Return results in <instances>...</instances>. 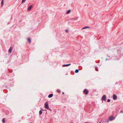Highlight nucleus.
Instances as JSON below:
<instances>
[{"mask_svg":"<svg viewBox=\"0 0 123 123\" xmlns=\"http://www.w3.org/2000/svg\"><path fill=\"white\" fill-rule=\"evenodd\" d=\"M89 92V91L86 88H85L83 91V93L86 95Z\"/></svg>","mask_w":123,"mask_h":123,"instance_id":"obj_1","label":"nucleus"},{"mask_svg":"<svg viewBox=\"0 0 123 123\" xmlns=\"http://www.w3.org/2000/svg\"><path fill=\"white\" fill-rule=\"evenodd\" d=\"M44 105L45 108L46 109H49V106L48 102H47L45 103Z\"/></svg>","mask_w":123,"mask_h":123,"instance_id":"obj_2","label":"nucleus"},{"mask_svg":"<svg viewBox=\"0 0 123 123\" xmlns=\"http://www.w3.org/2000/svg\"><path fill=\"white\" fill-rule=\"evenodd\" d=\"M102 99L103 100L105 101L106 99V95H105L103 96L102 97Z\"/></svg>","mask_w":123,"mask_h":123,"instance_id":"obj_3","label":"nucleus"},{"mask_svg":"<svg viewBox=\"0 0 123 123\" xmlns=\"http://www.w3.org/2000/svg\"><path fill=\"white\" fill-rule=\"evenodd\" d=\"M117 98V95L115 94H114L113 96V98L114 100H116Z\"/></svg>","mask_w":123,"mask_h":123,"instance_id":"obj_4","label":"nucleus"},{"mask_svg":"<svg viewBox=\"0 0 123 123\" xmlns=\"http://www.w3.org/2000/svg\"><path fill=\"white\" fill-rule=\"evenodd\" d=\"M115 119V117L113 116H111L109 118V120L110 121H112L114 119Z\"/></svg>","mask_w":123,"mask_h":123,"instance_id":"obj_5","label":"nucleus"},{"mask_svg":"<svg viewBox=\"0 0 123 123\" xmlns=\"http://www.w3.org/2000/svg\"><path fill=\"white\" fill-rule=\"evenodd\" d=\"M12 47H11L8 50V52L10 53H11L12 52Z\"/></svg>","mask_w":123,"mask_h":123,"instance_id":"obj_6","label":"nucleus"},{"mask_svg":"<svg viewBox=\"0 0 123 123\" xmlns=\"http://www.w3.org/2000/svg\"><path fill=\"white\" fill-rule=\"evenodd\" d=\"M32 5H30V6H29V7L28 8V9H27V10L28 11H29L31 10V8H32Z\"/></svg>","mask_w":123,"mask_h":123,"instance_id":"obj_7","label":"nucleus"},{"mask_svg":"<svg viewBox=\"0 0 123 123\" xmlns=\"http://www.w3.org/2000/svg\"><path fill=\"white\" fill-rule=\"evenodd\" d=\"M71 64H64L62 65L63 67H67L69 66Z\"/></svg>","mask_w":123,"mask_h":123,"instance_id":"obj_8","label":"nucleus"},{"mask_svg":"<svg viewBox=\"0 0 123 123\" xmlns=\"http://www.w3.org/2000/svg\"><path fill=\"white\" fill-rule=\"evenodd\" d=\"M53 96V94H50L49 95L48 97L49 98H51Z\"/></svg>","mask_w":123,"mask_h":123,"instance_id":"obj_9","label":"nucleus"},{"mask_svg":"<svg viewBox=\"0 0 123 123\" xmlns=\"http://www.w3.org/2000/svg\"><path fill=\"white\" fill-rule=\"evenodd\" d=\"M27 40L29 42V43H31V39H30V38H27Z\"/></svg>","mask_w":123,"mask_h":123,"instance_id":"obj_10","label":"nucleus"},{"mask_svg":"<svg viewBox=\"0 0 123 123\" xmlns=\"http://www.w3.org/2000/svg\"><path fill=\"white\" fill-rule=\"evenodd\" d=\"M71 10H68V11H67L66 12V14H68L70 12H71Z\"/></svg>","mask_w":123,"mask_h":123,"instance_id":"obj_11","label":"nucleus"},{"mask_svg":"<svg viewBox=\"0 0 123 123\" xmlns=\"http://www.w3.org/2000/svg\"><path fill=\"white\" fill-rule=\"evenodd\" d=\"M90 27H89L88 26H86L85 27H83V28H82V29H86L87 28H89Z\"/></svg>","mask_w":123,"mask_h":123,"instance_id":"obj_12","label":"nucleus"},{"mask_svg":"<svg viewBox=\"0 0 123 123\" xmlns=\"http://www.w3.org/2000/svg\"><path fill=\"white\" fill-rule=\"evenodd\" d=\"M4 1L2 0L1 3V6L2 7L4 5Z\"/></svg>","mask_w":123,"mask_h":123,"instance_id":"obj_13","label":"nucleus"},{"mask_svg":"<svg viewBox=\"0 0 123 123\" xmlns=\"http://www.w3.org/2000/svg\"><path fill=\"white\" fill-rule=\"evenodd\" d=\"M5 118H4L2 119V122L3 123H5Z\"/></svg>","mask_w":123,"mask_h":123,"instance_id":"obj_14","label":"nucleus"},{"mask_svg":"<svg viewBox=\"0 0 123 123\" xmlns=\"http://www.w3.org/2000/svg\"><path fill=\"white\" fill-rule=\"evenodd\" d=\"M42 113V111L41 110H40L39 111V114L40 115H41Z\"/></svg>","mask_w":123,"mask_h":123,"instance_id":"obj_15","label":"nucleus"},{"mask_svg":"<svg viewBox=\"0 0 123 123\" xmlns=\"http://www.w3.org/2000/svg\"><path fill=\"white\" fill-rule=\"evenodd\" d=\"M79 71V70L78 69H76L75 71V73H78Z\"/></svg>","mask_w":123,"mask_h":123,"instance_id":"obj_16","label":"nucleus"},{"mask_svg":"<svg viewBox=\"0 0 123 123\" xmlns=\"http://www.w3.org/2000/svg\"><path fill=\"white\" fill-rule=\"evenodd\" d=\"M26 0H22V2H21V4H20V5H21V4H22L24 2H25V1Z\"/></svg>","mask_w":123,"mask_h":123,"instance_id":"obj_17","label":"nucleus"},{"mask_svg":"<svg viewBox=\"0 0 123 123\" xmlns=\"http://www.w3.org/2000/svg\"><path fill=\"white\" fill-rule=\"evenodd\" d=\"M57 91L59 93H60L61 92V91L58 89L57 90Z\"/></svg>","mask_w":123,"mask_h":123,"instance_id":"obj_18","label":"nucleus"},{"mask_svg":"<svg viewBox=\"0 0 123 123\" xmlns=\"http://www.w3.org/2000/svg\"><path fill=\"white\" fill-rule=\"evenodd\" d=\"M47 109L48 110H49L50 111H52L51 109L50 108H49V109Z\"/></svg>","mask_w":123,"mask_h":123,"instance_id":"obj_19","label":"nucleus"},{"mask_svg":"<svg viewBox=\"0 0 123 123\" xmlns=\"http://www.w3.org/2000/svg\"><path fill=\"white\" fill-rule=\"evenodd\" d=\"M110 101H111V100H110V99H108V100H107V101L108 102H109Z\"/></svg>","mask_w":123,"mask_h":123,"instance_id":"obj_20","label":"nucleus"},{"mask_svg":"<svg viewBox=\"0 0 123 123\" xmlns=\"http://www.w3.org/2000/svg\"><path fill=\"white\" fill-rule=\"evenodd\" d=\"M121 112V113H123V111H122V110H121L120 111V113Z\"/></svg>","mask_w":123,"mask_h":123,"instance_id":"obj_21","label":"nucleus"},{"mask_svg":"<svg viewBox=\"0 0 123 123\" xmlns=\"http://www.w3.org/2000/svg\"><path fill=\"white\" fill-rule=\"evenodd\" d=\"M65 31L66 32H68V31L67 30H66Z\"/></svg>","mask_w":123,"mask_h":123,"instance_id":"obj_22","label":"nucleus"},{"mask_svg":"<svg viewBox=\"0 0 123 123\" xmlns=\"http://www.w3.org/2000/svg\"><path fill=\"white\" fill-rule=\"evenodd\" d=\"M95 69H96V71H98V70H97V69L96 68H95Z\"/></svg>","mask_w":123,"mask_h":123,"instance_id":"obj_23","label":"nucleus"},{"mask_svg":"<svg viewBox=\"0 0 123 123\" xmlns=\"http://www.w3.org/2000/svg\"><path fill=\"white\" fill-rule=\"evenodd\" d=\"M62 94H64V93L63 92H62Z\"/></svg>","mask_w":123,"mask_h":123,"instance_id":"obj_24","label":"nucleus"},{"mask_svg":"<svg viewBox=\"0 0 123 123\" xmlns=\"http://www.w3.org/2000/svg\"><path fill=\"white\" fill-rule=\"evenodd\" d=\"M99 123H101V122H99Z\"/></svg>","mask_w":123,"mask_h":123,"instance_id":"obj_25","label":"nucleus"},{"mask_svg":"<svg viewBox=\"0 0 123 123\" xmlns=\"http://www.w3.org/2000/svg\"><path fill=\"white\" fill-rule=\"evenodd\" d=\"M107 60V59H106V60Z\"/></svg>","mask_w":123,"mask_h":123,"instance_id":"obj_26","label":"nucleus"},{"mask_svg":"<svg viewBox=\"0 0 123 123\" xmlns=\"http://www.w3.org/2000/svg\"><path fill=\"white\" fill-rule=\"evenodd\" d=\"M2 0L4 1V0Z\"/></svg>","mask_w":123,"mask_h":123,"instance_id":"obj_27","label":"nucleus"}]
</instances>
